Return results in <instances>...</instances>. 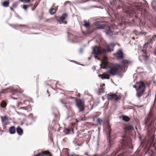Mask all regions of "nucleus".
<instances>
[{"mask_svg": "<svg viewBox=\"0 0 156 156\" xmlns=\"http://www.w3.org/2000/svg\"><path fill=\"white\" fill-rule=\"evenodd\" d=\"M99 28H101V27H99Z\"/></svg>", "mask_w": 156, "mask_h": 156, "instance_id": "nucleus-31", "label": "nucleus"}, {"mask_svg": "<svg viewBox=\"0 0 156 156\" xmlns=\"http://www.w3.org/2000/svg\"><path fill=\"white\" fill-rule=\"evenodd\" d=\"M103 85L104 86H105V85L104 84H103Z\"/></svg>", "mask_w": 156, "mask_h": 156, "instance_id": "nucleus-33", "label": "nucleus"}, {"mask_svg": "<svg viewBox=\"0 0 156 156\" xmlns=\"http://www.w3.org/2000/svg\"><path fill=\"white\" fill-rule=\"evenodd\" d=\"M97 121L98 122H100L101 121V119H100L99 118H98L97 119Z\"/></svg>", "mask_w": 156, "mask_h": 156, "instance_id": "nucleus-25", "label": "nucleus"}, {"mask_svg": "<svg viewBox=\"0 0 156 156\" xmlns=\"http://www.w3.org/2000/svg\"><path fill=\"white\" fill-rule=\"evenodd\" d=\"M28 6L26 5H24L23 6V8L25 10H26L28 8Z\"/></svg>", "mask_w": 156, "mask_h": 156, "instance_id": "nucleus-23", "label": "nucleus"}, {"mask_svg": "<svg viewBox=\"0 0 156 156\" xmlns=\"http://www.w3.org/2000/svg\"><path fill=\"white\" fill-rule=\"evenodd\" d=\"M70 131V130L67 129H65L64 130V132L66 134L69 133Z\"/></svg>", "mask_w": 156, "mask_h": 156, "instance_id": "nucleus-18", "label": "nucleus"}, {"mask_svg": "<svg viewBox=\"0 0 156 156\" xmlns=\"http://www.w3.org/2000/svg\"><path fill=\"white\" fill-rule=\"evenodd\" d=\"M107 98L108 100L114 99L115 101H117L119 98L115 94L110 93L108 94Z\"/></svg>", "mask_w": 156, "mask_h": 156, "instance_id": "nucleus-4", "label": "nucleus"}, {"mask_svg": "<svg viewBox=\"0 0 156 156\" xmlns=\"http://www.w3.org/2000/svg\"><path fill=\"white\" fill-rule=\"evenodd\" d=\"M67 14L66 13L63 14L60 18V20L58 21L60 23H64L66 24V21H64L66 18L67 16Z\"/></svg>", "mask_w": 156, "mask_h": 156, "instance_id": "nucleus-6", "label": "nucleus"}, {"mask_svg": "<svg viewBox=\"0 0 156 156\" xmlns=\"http://www.w3.org/2000/svg\"><path fill=\"white\" fill-rule=\"evenodd\" d=\"M20 27L21 26H22V27H26V26L24 25H20Z\"/></svg>", "mask_w": 156, "mask_h": 156, "instance_id": "nucleus-29", "label": "nucleus"}, {"mask_svg": "<svg viewBox=\"0 0 156 156\" xmlns=\"http://www.w3.org/2000/svg\"><path fill=\"white\" fill-rule=\"evenodd\" d=\"M108 131L109 133V135L108 136V139L109 140V144L110 145H111L112 144V138L111 137V136H110V132L111 131V129H110V127L109 126H108Z\"/></svg>", "mask_w": 156, "mask_h": 156, "instance_id": "nucleus-9", "label": "nucleus"}, {"mask_svg": "<svg viewBox=\"0 0 156 156\" xmlns=\"http://www.w3.org/2000/svg\"><path fill=\"white\" fill-rule=\"evenodd\" d=\"M30 0H23V2L24 3H27L30 1Z\"/></svg>", "mask_w": 156, "mask_h": 156, "instance_id": "nucleus-24", "label": "nucleus"}, {"mask_svg": "<svg viewBox=\"0 0 156 156\" xmlns=\"http://www.w3.org/2000/svg\"><path fill=\"white\" fill-rule=\"evenodd\" d=\"M101 78L102 79H109V77L108 76L107 74H106L105 73H103L102 74L101 76Z\"/></svg>", "mask_w": 156, "mask_h": 156, "instance_id": "nucleus-13", "label": "nucleus"}, {"mask_svg": "<svg viewBox=\"0 0 156 156\" xmlns=\"http://www.w3.org/2000/svg\"><path fill=\"white\" fill-rule=\"evenodd\" d=\"M156 38V35H155L154 36H153L152 37V38L153 39H154V38Z\"/></svg>", "mask_w": 156, "mask_h": 156, "instance_id": "nucleus-28", "label": "nucleus"}, {"mask_svg": "<svg viewBox=\"0 0 156 156\" xmlns=\"http://www.w3.org/2000/svg\"><path fill=\"white\" fill-rule=\"evenodd\" d=\"M41 153H39L38 154L35 155V156H41Z\"/></svg>", "mask_w": 156, "mask_h": 156, "instance_id": "nucleus-27", "label": "nucleus"}, {"mask_svg": "<svg viewBox=\"0 0 156 156\" xmlns=\"http://www.w3.org/2000/svg\"><path fill=\"white\" fill-rule=\"evenodd\" d=\"M114 46V44L112 43L109 45H106V49H103L97 46L93 48L95 58L101 60V67L106 69L108 72L112 75H117L122 71H124L125 68L131 64L130 62L123 60L119 64L115 65L108 62L107 60V57L103 55L102 58L100 57V56L103 54L113 51Z\"/></svg>", "mask_w": 156, "mask_h": 156, "instance_id": "nucleus-1", "label": "nucleus"}, {"mask_svg": "<svg viewBox=\"0 0 156 156\" xmlns=\"http://www.w3.org/2000/svg\"><path fill=\"white\" fill-rule=\"evenodd\" d=\"M17 132L20 135H21L23 133V130L19 127H18Z\"/></svg>", "mask_w": 156, "mask_h": 156, "instance_id": "nucleus-11", "label": "nucleus"}, {"mask_svg": "<svg viewBox=\"0 0 156 156\" xmlns=\"http://www.w3.org/2000/svg\"><path fill=\"white\" fill-rule=\"evenodd\" d=\"M134 88L137 87L136 89V96L138 97H141L143 94L145 88L144 83L143 82L137 83L136 85L133 86Z\"/></svg>", "mask_w": 156, "mask_h": 156, "instance_id": "nucleus-2", "label": "nucleus"}, {"mask_svg": "<svg viewBox=\"0 0 156 156\" xmlns=\"http://www.w3.org/2000/svg\"><path fill=\"white\" fill-rule=\"evenodd\" d=\"M2 122L4 125H6L9 124L8 118L7 116L5 115L3 116H1Z\"/></svg>", "mask_w": 156, "mask_h": 156, "instance_id": "nucleus-8", "label": "nucleus"}, {"mask_svg": "<svg viewBox=\"0 0 156 156\" xmlns=\"http://www.w3.org/2000/svg\"><path fill=\"white\" fill-rule=\"evenodd\" d=\"M154 54L155 55H156V48L155 49V50L154 51Z\"/></svg>", "mask_w": 156, "mask_h": 156, "instance_id": "nucleus-26", "label": "nucleus"}, {"mask_svg": "<svg viewBox=\"0 0 156 156\" xmlns=\"http://www.w3.org/2000/svg\"><path fill=\"white\" fill-rule=\"evenodd\" d=\"M49 12L52 15V14H54V13H55L56 12V10H55V9H54L53 8H51L49 9Z\"/></svg>", "mask_w": 156, "mask_h": 156, "instance_id": "nucleus-14", "label": "nucleus"}, {"mask_svg": "<svg viewBox=\"0 0 156 156\" xmlns=\"http://www.w3.org/2000/svg\"><path fill=\"white\" fill-rule=\"evenodd\" d=\"M104 87H101L100 89V92L101 93H102L104 91Z\"/></svg>", "mask_w": 156, "mask_h": 156, "instance_id": "nucleus-22", "label": "nucleus"}, {"mask_svg": "<svg viewBox=\"0 0 156 156\" xmlns=\"http://www.w3.org/2000/svg\"><path fill=\"white\" fill-rule=\"evenodd\" d=\"M139 59H140V60H141V59H142V58H141V57H140V58H139Z\"/></svg>", "mask_w": 156, "mask_h": 156, "instance_id": "nucleus-30", "label": "nucleus"}, {"mask_svg": "<svg viewBox=\"0 0 156 156\" xmlns=\"http://www.w3.org/2000/svg\"><path fill=\"white\" fill-rule=\"evenodd\" d=\"M89 59H90V57L89 58H88Z\"/></svg>", "mask_w": 156, "mask_h": 156, "instance_id": "nucleus-32", "label": "nucleus"}, {"mask_svg": "<svg viewBox=\"0 0 156 156\" xmlns=\"http://www.w3.org/2000/svg\"><path fill=\"white\" fill-rule=\"evenodd\" d=\"M115 57L118 58L122 59L123 58L122 53L121 50L118 51L117 52L114 54Z\"/></svg>", "mask_w": 156, "mask_h": 156, "instance_id": "nucleus-7", "label": "nucleus"}, {"mask_svg": "<svg viewBox=\"0 0 156 156\" xmlns=\"http://www.w3.org/2000/svg\"><path fill=\"white\" fill-rule=\"evenodd\" d=\"M1 106L3 108H5L6 105V103L4 101H3L1 104Z\"/></svg>", "mask_w": 156, "mask_h": 156, "instance_id": "nucleus-17", "label": "nucleus"}, {"mask_svg": "<svg viewBox=\"0 0 156 156\" xmlns=\"http://www.w3.org/2000/svg\"><path fill=\"white\" fill-rule=\"evenodd\" d=\"M9 2L7 1H5L3 3V5L5 7H7L8 6Z\"/></svg>", "mask_w": 156, "mask_h": 156, "instance_id": "nucleus-16", "label": "nucleus"}, {"mask_svg": "<svg viewBox=\"0 0 156 156\" xmlns=\"http://www.w3.org/2000/svg\"><path fill=\"white\" fill-rule=\"evenodd\" d=\"M148 43H145L143 46V48H140V49L143 54V55L142 57V58L145 60L147 59L148 57V55L146 53V50L147 47Z\"/></svg>", "mask_w": 156, "mask_h": 156, "instance_id": "nucleus-3", "label": "nucleus"}, {"mask_svg": "<svg viewBox=\"0 0 156 156\" xmlns=\"http://www.w3.org/2000/svg\"><path fill=\"white\" fill-rule=\"evenodd\" d=\"M84 26L86 27H88L89 25V24L88 23H87L86 21H84Z\"/></svg>", "mask_w": 156, "mask_h": 156, "instance_id": "nucleus-20", "label": "nucleus"}, {"mask_svg": "<svg viewBox=\"0 0 156 156\" xmlns=\"http://www.w3.org/2000/svg\"><path fill=\"white\" fill-rule=\"evenodd\" d=\"M149 119H147V120L145 122V124L147 125H150L151 121L149 122Z\"/></svg>", "mask_w": 156, "mask_h": 156, "instance_id": "nucleus-19", "label": "nucleus"}, {"mask_svg": "<svg viewBox=\"0 0 156 156\" xmlns=\"http://www.w3.org/2000/svg\"><path fill=\"white\" fill-rule=\"evenodd\" d=\"M72 132H73V129H72Z\"/></svg>", "mask_w": 156, "mask_h": 156, "instance_id": "nucleus-34", "label": "nucleus"}, {"mask_svg": "<svg viewBox=\"0 0 156 156\" xmlns=\"http://www.w3.org/2000/svg\"><path fill=\"white\" fill-rule=\"evenodd\" d=\"M9 131L10 133L14 134L15 133V129L14 126H12L10 127L9 129Z\"/></svg>", "mask_w": 156, "mask_h": 156, "instance_id": "nucleus-12", "label": "nucleus"}, {"mask_svg": "<svg viewBox=\"0 0 156 156\" xmlns=\"http://www.w3.org/2000/svg\"><path fill=\"white\" fill-rule=\"evenodd\" d=\"M76 104L80 111H83V103L80 100H76Z\"/></svg>", "mask_w": 156, "mask_h": 156, "instance_id": "nucleus-5", "label": "nucleus"}, {"mask_svg": "<svg viewBox=\"0 0 156 156\" xmlns=\"http://www.w3.org/2000/svg\"><path fill=\"white\" fill-rule=\"evenodd\" d=\"M126 128L127 129H128L130 130H132L133 129V127L132 126H127Z\"/></svg>", "mask_w": 156, "mask_h": 156, "instance_id": "nucleus-21", "label": "nucleus"}, {"mask_svg": "<svg viewBox=\"0 0 156 156\" xmlns=\"http://www.w3.org/2000/svg\"><path fill=\"white\" fill-rule=\"evenodd\" d=\"M122 119L124 121L126 122H128L129 120V118L127 116L125 115L123 116Z\"/></svg>", "mask_w": 156, "mask_h": 156, "instance_id": "nucleus-15", "label": "nucleus"}, {"mask_svg": "<svg viewBox=\"0 0 156 156\" xmlns=\"http://www.w3.org/2000/svg\"><path fill=\"white\" fill-rule=\"evenodd\" d=\"M41 156H44L45 155H47L48 154V156H52L50 153L49 151H47L41 152Z\"/></svg>", "mask_w": 156, "mask_h": 156, "instance_id": "nucleus-10", "label": "nucleus"}]
</instances>
